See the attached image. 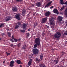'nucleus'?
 Masks as SVG:
<instances>
[{
  "label": "nucleus",
  "instance_id": "1",
  "mask_svg": "<svg viewBox=\"0 0 67 67\" xmlns=\"http://www.w3.org/2000/svg\"><path fill=\"white\" fill-rule=\"evenodd\" d=\"M40 41H41V39L37 37L35 39V42L36 44L34 45V48H36L37 47V46H40Z\"/></svg>",
  "mask_w": 67,
  "mask_h": 67
},
{
  "label": "nucleus",
  "instance_id": "2",
  "mask_svg": "<svg viewBox=\"0 0 67 67\" xmlns=\"http://www.w3.org/2000/svg\"><path fill=\"white\" fill-rule=\"evenodd\" d=\"M61 36V34L60 33L58 32H57V34H54V37L55 38H57L58 40H59V37Z\"/></svg>",
  "mask_w": 67,
  "mask_h": 67
},
{
  "label": "nucleus",
  "instance_id": "3",
  "mask_svg": "<svg viewBox=\"0 0 67 67\" xmlns=\"http://www.w3.org/2000/svg\"><path fill=\"white\" fill-rule=\"evenodd\" d=\"M32 52L34 54L37 55L38 54L39 50L37 48H34L32 50Z\"/></svg>",
  "mask_w": 67,
  "mask_h": 67
},
{
  "label": "nucleus",
  "instance_id": "4",
  "mask_svg": "<svg viewBox=\"0 0 67 67\" xmlns=\"http://www.w3.org/2000/svg\"><path fill=\"white\" fill-rule=\"evenodd\" d=\"M47 21V17H46L45 18H43L42 19L41 23L42 24L45 23Z\"/></svg>",
  "mask_w": 67,
  "mask_h": 67
},
{
  "label": "nucleus",
  "instance_id": "5",
  "mask_svg": "<svg viewBox=\"0 0 67 67\" xmlns=\"http://www.w3.org/2000/svg\"><path fill=\"white\" fill-rule=\"evenodd\" d=\"M12 19L11 16H7L5 18V20L6 21H10Z\"/></svg>",
  "mask_w": 67,
  "mask_h": 67
},
{
  "label": "nucleus",
  "instance_id": "6",
  "mask_svg": "<svg viewBox=\"0 0 67 67\" xmlns=\"http://www.w3.org/2000/svg\"><path fill=\"white\" fill-rule=\"evenodd\" d=\"M12 9L13 12H16L18 11V8L15 6L12 7Z\"/></svg>",
  "mask_w": 67,
  "mask_h": 67
},
{
  "label": "nucleus",
  "instance_id": "7",
  "mask_svg": "<svg viewBox=\"0 0 67 67\" xmlns=\"http://www.w3.org/2000/svg\"><path fill=\"white\" fill-rule=\"evenodd\" d=\"M20 15L18 14H16L15 18L16 19H18V20H20Z\"/></svg>",
  "mask_w": 67,
  "mask_h": 67
},
{
  "label": "nucleus",
  "instance_id": "8",
  "mask_svg": "<svg viewBox=\"0 0 67 67\" xmlns=\"http://www.w3.org/2000/svg\"><path fill=\"white\" fill-rule=\"evenodd\" d=\"M52 2H53L52 1L49 2L48 4L46 5L45 7V8H48V7L50 6V5L51 4V3H52Z\"/></svg>",
  "mask_w": 67,
  "mask_h": 67
},
{
  "label": "nucleus",
  "instance_id": "9",
  "mask_svg": "<svg viewBox=\"0 0 67 67\" xmlns=\"http://www.w3.org/2000/svg\"><path fill=\"white\" fill-rule=\"evenodd\" d=\"M44 15L46 16H49V15H50V12H46L44 14Z\"/></svg>",
  "mask_w": 67,
  "mask_h": 67
},
{
  "label": "nucleus",
  "instance_id": "10",
  "mask_svg": "<svg viewBox=\"0 0 67 67\" xmlns=\"http://www.w3.org/2000/svg\"><path fill=\"white\" fill-rule=\"evenodd\" d=\"M14 61L13 60L11 61L10 64V66H13L14 65Z\"/></svg>",
  "mask_w": 67,
  "mask_h": 67
},
{
  "label": "nucleus",
  "instance_id": "11",
  "mask_svg": "<svg viewBox=\"0 0 67 67\" xmlns=\"http://www.w3.org/2000/svg\"><path fill=\"white\" fill-rule=\"evenodd\" d=\"M25 9H24L22 11V13L21 14L23 16L25 15Z\"/></svg>",
  "mask_w": 67,
  "mask_h": 67
},
{
  "label": "nucleus",
  "instance_id": "12",
  "mask_svg": "<svg viewBox=\"0 0 67 67\" xmlns=\"http://www.w3.org/2000/svg\"><path fill=\"white\" fill-rule=\"evenodd\" d=\"M63 18L60 16H58V20L59 21H62L63 20Z\"/></svg>",
  "mask_w": 67,
  "mask_h": 67
},
{
  "label": "nucleus",
  "instance_id": "13",
  "mask_svg": "<svg viewBox=\"0 0 67 67\" xmlns=\"http://www.w3.org/2000/svg\"><path fill=\"white\" fill-rule=\"evenodd\" d=\"M26 24H25L23 23V29H26Z\"/></svg>",
  "mask_w": 67,
  "mask_h": 67
},
{
  "label": "nucleus",
  "instance_id": "14",
  "mask_svg": "<svg viewBox=\"0 0 67 67\" xmlns=\"http://www.w3.org/2000/svg\"><path fill=\"white\" fill-rule=\"evenodd\" d=\"M36 5H37V7H40L41 6V2H37L36 3Z\"/></svg>",
  "mask_w": 67,
  "mask_h": 67
},
{
  "label": "nucleus",
  "instance_id": "15",
  "mask_svg": "<svg viewBox=\"0 0 67 67\" xmlns=\"http://www.w3.org/2000/svg\"><path fill=\"white\" fill-rule=\"evenodd\" d=\"M65 15L67 17V8H66L64 11Z\"/></svg>",
  "mask_w": 67,
  "mask_h": 67
},
{
  "label": "nucleus",
  "instance_id": "16",
  "mask_svg": "<svg viewBox=\"0 0 67 67\" xmlns=\"http://www.w3.org/2000/svg\"><path fill=\"white\" fill-rule=\"evenodd\" d=\"M54 21V20L53 19H51V20L50 21V25H52L53 23V22Z\"/></svg>",
  "mask_w": 67,
  "mask_h": 67
},
{
  "label": "nucleus",
  "instance_id": "17",
  "mask_svg": "<svg viewBox=\"0 0 67 67\" xmlns=\"http://www.w3.org/2000/svg\"><path fill=\"white\" fill-rule=\"evenodd\" d=\"M53 12L54 13H57L58 12V11L57 9H54L53 10Z\"/></svg>",
  "mask_w": 67,
  "mask_h": 67
},
{
  "label": "nucleus",
  "instance_id": "18",
  "mask_svg": "<svg viewBox=\"0 0 67 67\" xmlns=\"http://www.w3.org/2000/svg\"><path fill=\"white\" fill-rule=\"evenodd\" d=\"M27 46V44H24L23 47V49H25L26 48V47Z\"/></svg>",
  "mask_w": 67,
  "mask_h": 67
},
{
  "label": "nucleus",
  "instance_id": "19",
  "mask_svg": "<svg viewBox=\"0 0 67 67\" xmlns=\"http://www.w3.org/2000/svg\"><path fill=\"white\" fill-rule=\"evenodd\" d=\"M60 3L61 4H64V2H63V0H60Z\"/></svg>",
  "mask_w": 67,
  "mask_h": 67
},
{
  "label": "nucleus",
  "instance_id": "20",
  "mask_svg": "<svg viewBox=\"0 0 67 67\" xmlns=\"http://www.w3.org/2000/svg\"><path fill=\"white\" fill-rule=\"evenodd\" d=\"M39 66L40 67H46L45 65L44 64H40Z\"/></svg>",
  "mask_w": 67,
  "mask_h": 67
},
{
  "label": "nucleus",
  "instance_id": "21",
  "mask_svg": "<svg viewBox=\"0 0 67 67\" xmlns=\"http://www.w3.org/2000/svg\"><path fill=\"white\" fill-rule=\"evenodd\" d=\"M32 64V61H29L28 63V66H30Z\"/></svg>",
  "mask_w": 67,
  "mask_h": 67
},
{
  "label": "nucleus",
  "instance_id": "22",
  "mask_svg": "<svg viewBox=\"0 0 67 67\" xmlns=\"http://www.w3.org/2000/svg\"><path fill=\"white\" fill-rule=\"evenodd\" d=\"M16 62L18 64H20L21 63V61L20 60H17Z\"/></svg>",
  "mask_w": 67,
  "mask_h": 67
},
{
  "label": "nucleus",
  "instance_id": "23",
  "mask_svg": "<svg viewBox=\"0 0 67 67\" xmlns=\"http://www.w3.org/2000/svg\"><path fill=\"white\" fill-rule=\"evenodd\" d=\"M65 6H63V7H62L61 8V9H60V11H62V10H63L64 9V7Z\"/></svg>",
  "mask_w": 67,
  "mask_h": 67
},
{
  "label": "nucleus",
  "instance_id": "24",
  "mask_svg": "<svg viewBox=\"0 0 67 67\" xmlns=\"http://www.w3.org/2000/svg\"><path fill=\"white\" fill-rule=\"evenodd\" d=\"M4 26V24H1L0 26V28H2V27Z\"/></svg>",
  "mask_w": 67,
  "mask_h": 67
},
{
  "label": "nucleus",
  "instance_id": "25",
  "mask_svg": "<svg viewBox=\"0 0 67 67\" xmlns=\"http://www.w3.org/2000/svg\"><path fill=\"white\" fill-rule=\"evenodd\" d=\"M54 62H55V64H57L58 62V60H55L54 61Z\"/></svg>",
  "mask_w": 67,
  "mask_h": 67
},
{
  "label": "nucleus",
  "instance_id": "26",
  "mask_svg": "<svg viewBox=\"0 0 67 67\" xmlns=\"http://www.w3.org/2000/svg\"><path fill=\"white\" fill-rule=\"evenodd\" d=\"M36 60L37 62H40V59H39L37 58L36 59Z\"/></svg>",
  "mask_w": 67,
  "mask_h": 67
},
{
  "label": "nucleus",
  "instance_id": "27",
  "mask_svg": "<svg viewBox=\"0 0 67 67\" xmlns=\"http://www.w3.org/2000/svg\"><path fill=\"white\" fill-rule=\"evenodd\" d=\"M26 35H27V38H28L29 37V36L30 35V34L29 33H26Z\"/></svg>",
  "mask_w": 67,
  "mask_h": 67
},
{
  "label": "nucleus",
  "instance_id": "28",
  "mask_svg": "<svg viewBox=\"0 0 67 67\" xmlns=\"http://www.w3.org/2000/svg\"><path fill=\"white\" fill-rule=\"evenodd\" d=\"M37 23H35L34 25V27H35V26H36L37 25Z\"/></svg>",
  "mask_w": 67,
  "mask_h": 67
},
{
  "label": "nucleus",
  "instance_id": "29",
  "mask_svg": "<svg viewBox=\"0 0 67 67\" xmlns=\"http://www.w3.org/2000/svg\"><path fill=\"white\" fill-rule=\"evenodd\" d=\"M8 35L9 37H10L11 36V33L9 32H8Z\"/></svg>",
  "mask_w": 67,
  "mask_h": 67
},
{
  "label": "nucleus",
  "instance_id": "30",
  "mask_svg": "<svg viewBox=\"0 0 67 67\" xmlns=\"http://www.w3.org/2000/svg\"><path fill=\"white\" fill-rule=\"evenodd\" d=\"M43 55H42L40 56V58L41 60H42V59H43Z\"/></svg>",
  "mask_w": 67,
  "mask_h": 67
},
{
  "label": "nucleus",
  "instance_id": "31",
  "mask_svg": "<svg viewBox=\"0 0 67 67\" xmlns=\"http://www.w3.org/2000/svg\"><path fill=\"white\" fill-rule=\"evenodd\" d=\"M19 25H16V26H15V29H18L19 27Z\"/></svg>",
  "mask_w": 67,
  "mask_h": 67
},
{
  "label": "nucleus",
  "instance_id": "32",
  "mask_svg": "<svg viewBox=\"0 0 67 67\" xmlns=\"http://www.w3.org/2000/svg\"><path fill=\"white\" fill-rule=\"evenodd\" d=\"M20 32H22L23 33H24L25 32V30H21L20 31Z\"/></svg>",
  "mask_w": 67,
  "mask_h": 67
},
{
  "label": "nucleus",
  "instance_id": "33",
  "mask_svg": "<svg viewBox=\"0 0 67 67\" xmlns=\"http://www.w3.org/2000/svg\"><path fill=\"white\" fill-rule=\"evenodd\" d=\"M20 45H21V43H18L17 45V46H18V47H20Z\"/></svg>",
  "mask_w": 67,
  "mask_h": 67
},
{
  "label": "nucleus",
  "instance_id": "34",
  "mask_svg": "<svg viewBox=\"0 0 67 67\" xmlns=\"http://www.w3.org/2000/svg\"><path fill=\"white\" fill-rule=\"evenodd\" d=\"M18 25H21V23L20 22H18Z\"/></svg>",
  "mask_w": 67,
  "mask_h": 67
},
{
  "label": "nucleus",
  "instance_id": "35",
  "mask_svg": "<svg viewBox=\"0 0 67 67\" xmlns=\"http://www.w3.org/2000/svg\"><path fill=\"white\" fill-rule=\"evenodd\" d=\"M14 40L15 41V42H17V41H18V39H14Z\"/></svg>",
  "mask_w": 67,
  "mask_h": 67
},
{
  "label": "nucleus",
  "instance_id": "36",
  "mask_svg": "<svg viewBox=\"0 0 67 67\" xmlns=\"http://www.w3.org/2000/svg\"><path fill=\"white\" fill-rule=\"evenodd\" d=\"M6 54H7V56H8L9 55H10V53H7V52H6Z\"/></svg>",
  "mask_w": 67,
  "mask_h": 67
},
{
  "label": "nucleus",
  "instance_id": "37",
  "mask_svg": "<svg viewBox=\"0 0 67 67\" xmlns=\"http://www.w3.org/2000/svg\"><path fill=\"white\" fill-rule=\"evenodd\" d=\"M12 39H13V40H14V37L13 36V35L12 37Z\"/></svg>",
  "mask_w": 67,
  "mask_h": 67
},
{
  "label": "nucleus",
  "instance_id": "38",
  "mask_svg": "<svg viewBox=\"0 0 67 67\" xmlns=\"http://www.w3.org/2000/svg\"><path fill=\"white\" fill-rule=\"evenodd\" d=\"M10 40V41H11V42H14V41L12 39H11Z\"/></svg>",
  "mask_w": 67,
  "mask_h": 67
},
{
  "label": "nucleus",
  "instance_id": "39",
  "mask_svg": "<svg viewBox=\"0 0 67 67\" xmlns=\"http://www.w3.org/2000/svg\"><path fill=\"white\" fill-rule=\"evenodd\" d=\"M62 55H64V54H65V53L64 52H62Z\"/></svg>",
  "mask_w": 67,
  "mask_h": 67
},
{
  "label": "nucleus",
  "instance_id": "40",
  "mask_svg": "<svg viewBox=\"0 0 67 67\" xmlns=\"http://www.w3.org/2000/svg\"><path fill=\"white\" fill-rule=\"evenodd\" d=\"M65 35H67V31L65 32V33H64V34L65 35Z\"/></svg>",
  "mask_w": 67,
  "mask_h": 67
},
{
  "label": "nucleus",
  "instance_id": "41",
  "mask_svg": "<svg viewBox=\"0 0 67 67\" xmlns=\"http://www.w3.org/2000/svg\"><path fill=\"white\" fill-rule=\"evenodd\" d=\"M10 46H11V47H13V44H10Z\"/></svg>",
  "mask_w": 67,
  "mask_h": 67
},
{
  "label": "nucleus",
  "instance_id": "42",
  "mask_svg": "<svg viewBox=\"0 0 67 67\" xmlns=\"http://www.w3.org/2000/svg\"><path fill=\"white\" fill-rule=\"evenodd\" d=\"M64 4L67 5V1H66L65 3H64Z\"/></svg>",
  "mask_w": 67,
  "mask_h": 67
},
{
  "label": "nucleus",
  "instance_id": "43",
  "mask_svg": "<svg viewBox=\"0 0 67 67\" xmlns=\"http://www.w3.org/2000/svg\"><path fill=\"white\" fill-rule=\"evenodd\" d=\"M65 24L66 26H67V21L66 22Z\"/></svg>",
  "mask_w": 67,
  "mask_h": 67
},
{
  "label": "nucleus",
  "instance_id": "44",
  "mask_svg": "<svg viewBox=\"0 0 67 67\" xmlns=\"http://www.w3.org/2000/svg\"><path fill=\"white\" fill-rule=\"evenodd\" d=\"M16 1H22V0H16Z\"/></svg>",
  "mask_w": 67,
  "mask_h": 67
},
{
  "label": "nucleus",
  "instance_id": "45",
  "mask_svg": "<svg viewBox=\"0 0 67 67\" xmlns=\"http://www.w3.org/2000/svg\"><path fill=\"white\" fill-rule=\"evenodd\" d=\"M53 6H52L50 7V9H53Z\"/></svg>",
  "mask_w": 67,
  "mask_h": 67
},
{
  "label": "nucleus",
  "instance_id": "46",
  "mask_svg": "<svg viewBox=\"0 0 67 67\" xmlns=\"http://www.w3.org/2000/svg\"><path fill=\"white\" fill-rule=\"evenodd\" d=\"M60 14H62V15L63 14V13H62V12L60 13Z\"/></svg>",
  "mask_w": 67,
  "mask_h": 67
},
{
  "label": "nucleus",
  "instance_id": "47",
  "mask_svg": "<svg viewBox=\"0 0 67 67\" xmlns=\"http://www.w3.org/2000/svg\"><path fill=\"white\" fill-rule=\"evenodd\" d=\"M30 61H31V62H32V59H30Z\"/></svg>",
  "mask_w": 67,
  "mask_h": 67
},
{
  "label": "nucleus",
  "instance_id": "48",
  "mask_svg": "<svg viewBox=\"0 0 67 67\" xmlns=\"http://www.w3.org/2000/svg\"><path fill=\"white\" fill-rule=\"evenodd\" d=\"M20 40H21V39L19 38V39H18V41H20Z\"/></svg>",
  "mask_w": 67,
  "mask_h": 67
},
{
  "label": "nucleus",
  "instance_id": "49",
  "mask_svg": "<svg viewBox=\"0 0 67 67\" xmlns=\"http://www.w3.org/2000/svg\"><path fill=\"white\" fill-rule=\"evenodd\" d=\"M5 61H4L3 62V64H5Z\"/></svg>",
  "mask_w": 67,
  "mask_h": 67
},
{
  "label": "nucleus",
  "instance_id": "50",
  "mask_svg": "<svg viewBox=\"0 0 67 67\" xmlns=\"http://www.w3.org/2000/svg\"><path fill=\"white\" fill-rule=\"evenodd\" d=\"M29 14H30V13H31V12H29Z\"/></svg>",
  "mask_w": 67,
  "mask_h": 67
},
{
  "label": "nucleus",
  "instance_id": "51",
  "mask_svg": "<svg viewBox=\"0 0 67 67\" xmlns=\"http://www.w3.org/2000/svg\"><path fill=\"white\" fill-rule=\"evenodd\" d=\"M47 28H49V26H47Z\"/></svg>",
  "mask_w": 67,
  "mask_h": 67
},
{
  "label": "nucleus",
  "instance_id": "52",
  "mask_svg": "<svg viewBox=\"0 0 67 67\" xmlns=\"http://www.w3.org/2000/svg\"><path fill=\"white\" fill-rule=\"evenodd\" d=\"M33 15H35V13H34L33 14Z\"/></svg>",
  "mask_w": 67,
  "mask_h": 67
},
{
  "label": "nucleus",
  "instance_id": "53",
  "mask_svg": "<svg viewBox=\"0 0 67 67\" xmlns=\"http://www.w3.org/2000/svg\"><path fill=\"white\" fill-rule=\"evenodd\" d=\"M20 67H22V66L21 65H20Z\"/></svg>",
  "mask_w": 67,
  "mask_h": 67
},
{
  "label": "nucleus",
  "instance_id": "54",
  "mask_svg": "<svg viewBox=\"0 0 67 67\" xmlns=\"http://www.w3.org/2000/svg\"><path fill=\"white\" fill-rule=\"evenodd\" d=\"M30 31V30L29 29H28V31Z\"/></svg>",
  "mask_w": 67,
  "mask_h": 67
},
{
  "label": "nucleus",
  "instance_id": "55",
  "mask_svg": "<svg viewBox=\"0 0 67 67\" xmlns=\"http://www.w3.org/2000/svg\"><path fill=\"white\" fill-rule=\"evenodd\" d=\"M9 29H7V31H9Z\"/></svg>",
  "mask_w": 67,
  "mask_h": 67
},
{
  "label": "nucleus",
  "instance_id": "56",
  "mask_svg": "<svg viewBox=\"0 0 67 67\" xmlns=\"http://www.w3.org/2000/svg\"><path fill=\"white\" fill-rule=\"evenodd\" d=\"M32 6H34V5L33 4H32Z\"/></svg>",
  "mask_w": 67,
  "mask_h": 67
},
{
  "label": "nucleus",
  "instance_id": "57",
  "mask_svg": "<svg viewBox=\"0 0 67 67\" xmlns=\"http://www.w3.org/2000/svg\"><path fill=\"white\" fill-rule=\"evenodd\" d=\"M1 38H0V41H1Z\"/></svg>",
  "mask_w": 67,
  "mask_h": 67
},
{
  "label": "nucleus",
  "instance_id": "58",
  "mask_svg": "<svg viewBox=\"0 0 67 67\" xmlns=\"http://www.w3.org/2000/svg\"><path fill=\"white\" fill-rule=\"evenodd\" d=\"M21 64H22L21 63Z\"/></svg>",
  "mask_w": 67,
  "mask_h": 67
}]
</instances>
